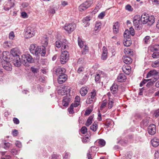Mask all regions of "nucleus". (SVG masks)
I'll use <instances>...</instances> for the list:
<instances>
[{"label": "nucleus", "mask_w": 159, "mask_h": 159, "mask_svg": "<svg viewBox=\"0 0 159 159\" xmlns=\"http://www.w3.org/2000/svg\"><path fill=\"white\" fill-rule=\"evenodd\" d=\"M87 129L85 126L83 127L80 129L81 132L83 134H85L87 132Z\"/></svg>", "instance_id": "nucleus-53"}, {"label": "nucleus", "mask_w": 159, "mask_h": 159, "mask_svg": "<svg viewBox=\"0 0 159 159\" xmlns=\"http://www.w3.org/2000/svg\"><path fill=\"white\" fill-rule=\"evenodd\" d=\"M91 18L90 16H87L84 18L83 20V23L85 25V26H89L90 25V21Z\"/></svg>", "instance_id": "nucleus-27"}, {"label": "nucleus", "mask_w": 159, "mask_h": 159, "mask_svg": "<svg viewBox=\"0 0 159 159\" xmlns=\"http://www.w3.org/2000/svg\"><path fill=\"white\" fill-rule=\"evenodd\" d=\"M88 92V89L85 87L82 88L80 90V93L82 96H85L87 94Z\"/></svg>", "instance_id": "nucleus-31"}, {"label": "nucleus", "mask_w": 159, "mask_h": 159, "mask_svg": "<svg viewBox=\"0 0 159 159\" xmlns=\"http://www.w3.org/2000/svg\"><path fill=\"white\" fill-rule=\"evenodd\" d=\"M78 43L79 46L80 48H82L83 47L84 45L83 41H82L81 39L79 38H78Z\"/></svg>", "instance_id": "nucleus-51"}, {"label": "nucleus", "mask_w": 159, "mask_h": 159, "mask_svg": "<svg viewBox=\"0 0 159 159\" xmlns=\"http://www.w3.org/2000/svg\"><path fill=\"white\" fill-rule=\"evenodd\" d=\"M130 34L129 30H126L124 33V38H129V35Z\"/></svg>", "instance_id": "nucleus-48"}, {"label": "nucleus", "mask_w": 159, "mask_h": 159, "mask_svg": "<svg viewBox=\"0 0 159 159\" xmlns=\"http://www.w3.org/2000/svg\"><path fill=\"white\" fill-rule=\"evenodd\" d=\"M15 37V35L13 31L11 32L9 34V37L10 39H13V38Z\"/></svg>", "instance_id": "nucleus-59"}, {"label": "nucleus", "mask_w": 159, "mask_h": 159, "mask_svg": "<svg viewBox=\"0 0 159 159\" xmlns=\"http://www.w3.org/2000/svg\"><path fill=\"white\" fill-rule=\"evenodd\" d=\"M56 46L58 48L61 47L62 50L67 49L68 48V43L65 39L58 40L55 42Z\"/></svg>", "instance_id": "nucleus-4"}, {"label": "nucleus", "mask_w": 159, "mask_h": 159, "mask_svg": "<svg viewBox=\"0 0 159 159\" xmlns=\"http://www.w3.org/2000/svg\"><path fill=\"white\" fill-rule=\"evenodd\" d=\"M151 143L153 147H156L159 145V139L157 138H154L151 140Z\"/></svg>", "instance_id": "nucleus-21"}, {"label": "nucleus", "mask_w": 159, "mask_h": 159, "mask_svg": "<svg viewBox=\"0 0 159 159\" xmlns=\"http://www.w3.org/2000/svg\"><path fill=\"white\" fill-rule=\"evenodd\" d=\"M70 89V87L69 86H64L58 90V93L59 94L61 95H63L65 94L67 95L69 93Z\"/></svg>", "instance_id": "nucleus-8"}, {"label": "nucleus", "mask_w": 159, "mask_h": 159, "mask_svg": "<svg viewBox=\"0 0 159 159\" xmlns=\"http://www.w3.org/2000/svg\"><path fill=\"white\" fill-rule=\"evenodd\" d=\"M29 49L31 53L35 54H36V52L37 49L36 45L35 44L31 45Z\"/></svg>", "instance_id": "nucleus-28"}, {"label": "nucleus", "mask_w": 159, "mask_h": 159, "mask_svg": "<svg viewBox=\"0 0 159 159\" xmlns=\"http://www.w3.org/2000/svg\"><path fill=\"white\" fill-rule=\"evenodd\" d=\"M35 34V30L31 27L27 28L25 33V36L26 38H29L34 36Z\"/></svg>", "instance_id": "nucleus-10"}, {"label": "nucleus", "mask_w": 159, "mask_h": 159, "mask_svg": "<svg viewBox=\"0 0 159 159\" xmlns=\"http://www.w3.org/2000/svg\"><path fill=\"white\" fill-rule=\"evenodd\" d=\"M31 70L34 73H37L39 71L38 69L34 67H31Z\"/></svg>", "instance_id": "nucleus-57"}, {"label": "nucleus", "mask_w": 159, "mask_h": 159, "mask_svg": "<svg viewBox=\"0 0 159 159\" xmlns=\"http://www.w3.org/2000/svg\"><path fill=\"white\" fill-rule=\"evenodd\" d=\"M46 54V48L44 46H37L36 54L34 55L39 56H44Z\"/></svg>", "instance_id": "nucleus-9"}, {"label": "nucleus", "mask_w": 159, "mask_h": 159, "mask_svg": "<svg viewBox=\"0 0 159 159\" xmlns=\"http://www.w3.org/2000/svg\"><path fill=\"white\" fill-rule=\"evenodd\" d=\"M11 145L9 143L6 141L2 142L1 144V146L5 149H8Z\"/></svg>", "instance_id": "nucleus-30"}, {"label": "nucleus", "mask_w": 159, "mask_h": 159, "mask_svg": "<svg viewBox=\"0 0 159 159\" xmlns=\"http://www.w3.org/2000/svg\"><path fill=\"white\" fill-rule=\"evenodd\" d=\"M70 101V98L69 96L66 95L64 97L62 101V104L64 107H67Z\"/></svg>", "instance_id": "nucleus-17"}, {"label": "nucleus", "mask_w": 159, "mask_h": 159, "mask_svg": "<svg viewBox=\"0 0 159 159\" xmlns=\"http://www.w3.org/2000/svg\"><path fill=\"white\" fill-rule=\"evenodd\" d=\"M95 100L90 97H88L86 101V103L88 104L92 103Z\"/></svg>", "instance_id": "nucleus-49"}, {"label": "nucleus", "mask_w": 159, "mask_h": 159, "mask_svg": "<svg viewBox=\"0 0 159 159\" xmlns=\"http://www.w3.org/2000/svg\"><path fill=\"white\" fill-rule=\"evenodd\" d=\"M105 13L104 11L101 12L98 16V17L99 18L102 19L105 16Z\"/></svg>", "instance_id": "nucleus-58"}, {"label": "nucleus", "mask_w": 159, "mask_h": 159, "mask_svg": "<svg viewBox=\"0 0 159 159\" xmlns=\"http://www.w3.org/2000/svg\"><path fill=\"white\" fill-rule=\"evenodd\" d=\"M107 103V100H104L101 106L100 110H102V109L104 108L106 106Z\"/></svg>", "instance_id": "nucleus-52"}, {"label": "nucleus", "mask_w": 159, "mask_h": 159, "mask_svg": "<svg viewBox=\"0 0 159 159\" xmlns=\"http://www.w3.org/2000/svg\"><path fill=\"white\" fill-rule=\"evenodd\" d=\"M89 51V47L86 45H84V47L82 52V53L83 55H85Z\"/></svg>", "instance_id": "nucleus-44"}, {"label": "nucleus", "mask_w": 159, "mask_h": 159, "mask_svg": "<svg viewBox=\"0 0 159 159\" xmlns=\"http://www.w3.org/2000/svg\"><path fill=\"white\" fill-rule=\"evenodd\" d=\"M10 58L2 61V65L3 68L7 71H11L12 70V66L9 61Z\"/></svg>", "instance_id": "nucleus-7"}, {"label": "nucleus", "mask_w": 159, "mask_h": 159, "mask_svg": "<svg viewBox=\"0 0 159 159\" xmlns=\"http://www.w3.org/2000/svg\"><path fill=\"white\" fill-rule=\"evenodd\" d=\"M101 23L100 22H96L94 28L95 30L97 31H99L101 28Z\"/></svg>", "instance_id": "nucleus-34"}, {"label": "nucleus", "mask_w": 159, "mask_h": 159, "mask_svg": "<svg viewBox=\"0 0 159 159\" xmlns=\"http://www.w3.org/2000/svg\"><path fill=\"white\" fill-rule=\"evenodd\" d=\"M11 153L13 155H16L18 153V151L15 149H12L11 150Z\"/></svg>", "instance_id": "nucleus-61"}, {"label": "nucleus", "mask_w": 159, "mask_h": 159, "mask_svg": "<svg viewBox=\"0 0 159 159\" xmlns=\"http://www.w3.org/2000/svg\"><path fill=\"white\" fill-rule=\"evenodd\" d=\"M132 43V41L130 38H125L124 39L123 44L126 46H129Z\"/></svg>", "instance_id": "nucleus-25"}, {"label": "nucleus", "mask_w": 159, "mask_h": 159, "mask_svg": "<svg viewBox=\"0 0 159 159\" xmlns=\"http://www.w3.org/2000/svg\"><path fill=\"white\" fill-rule=\"evenodd\" d=\"M154 116L157 118L159 116V109H157L155 111L154 114Z\"/></svg>", "instance_id": "nucleus-56"}, {"label": "nucleus", "mask_w": 159, "mask_h": 159, "mask_svg": "<svg viewBox=\"0 0 159 159\" xmlns=\"http://www.w3.org/2000/svg\"><path fill=\"white\" fill-rule=\"evenodd\" d=\"M74 104H72L70 106V107L68 109V111L69 113L73 114L74 112V110L75 108L77 107L74 106Z\"/></svg>", "instance_id": "nucleus-37"}, {"label": "nucleus", "mask_w": 159, "mask_h": 159, "mask_svg": "<svg viewBox=\"0 0 159 159\" xmlns=\"http://www.w3.org/2000/svg\"><path fill=\"white\" fill-rule=\"evenodd\" d=\"M150 50L152 52L159 50V45L156 44L152 45L150 47Z\"/></svg>", "instance_id": "nucleus-36"}, {"label": "nucleus", "mask_w": 159, "mask_h": 159, "mask_svg": "<svg viewBox=\"0 0 159 159\" xmlns=\"http://www.w3.org/2000/svg\"><path fill=\"white\" fill-rule=\"evenodd\" d=\"M152 66L153 67H159V59L152 62Z\"/></svg>", "instance_id": "nucleus-42"}, {"label": "nucleus", "mask_w": 159, "mask_h": 159, "mask_svg": "<svg viewBox=\"0 0 159 159\" xmlns=\"http://www.w3.org/2000/svg\"><path fill=\"white\" fill-rule=\"evenodd\" d=\"M90 129L93 131H95L98 129L97 124L94 122L90 127Z\"/></svg>", "instance_id": "nucleus-40"}, {"label": "nucleus", "mask_w": 159, "mask_h": 159, "mask_svg": "<svg viewBox=\"0 0 159 159\" xmlns=\"http://www.w3.org/2000/svg\"><path fill=\"white\" fill-rule=\"evenodd\" d=\"M11 55L8 51L4 52L2 53L0 52V63H2V61L10 59Z\"/></svg>", "instance_id": "nucleus-12"}, {"label": "nucleus", "mask_w": 159, "mask_h": 159, "mask_svg": "<svg viewBox=\"0 0 159 159\" xmlns=\"http://www.w3.org/2000/svg\"><path fill=\"white\" fill-rule=\"evenodd\" d=\"M111 92L113 94H115L117 92L118 86L116 83H114L110 88Z\"/></svg>", "instance_id": "nucleus-20"}, {"label": "nucleus", "mask_w": 159, "mask_h": 159, "mask_svg": "<svg viewBox=\"0 0 159 159\" xmlns=\"http://www.w3.org/2000/svg\"><path fill=\"white\" fill-rule=\"evenodd\" d=\"M148 131L149 134L151 135H153L156 132V126L155 125H150L148 128Z\"/></svg>", "instance_id": "nucleus-13"}, {"label": "nucleus", "mask_w": 159, "mask_h": 159, "mask_svg": "<svg viewBox=\"0 0 159 159\" xmlns=\"http://www.w3.org/2000/svg\"><path fill=\"white\" fill-rule=\"evenodd\" d=\"M126 79V77L123 74H120L117 78V81L119 82L124 81Z\"/></svg>", "instance_id": "nucleus-24"}, {"label": "nucleus", "mask_w": 159, "mask_h": 159, "mask_svg": "<svg viewBox=\"0 0 159 159\" xmlns=\"http://www.w3.org/2000/svg\"><path fill=\"white\" fill-rule=\"evenodd\" d=\"M98 145L101 147L104 146L106 144L105 141L103 139H100L98 141Z\"/></svg>", "instance_id": "nucleus-41"}, {"label": "nucleus", "mask_w": 159, "mask_h": 159, "mask_svg": "<svg viewBox=\"0 0 159 159\" xmlns=\"http://www.w3.org/2000/svg\"><path fill=\"white\" fill-rule=\"evenodd\" d=\"M124 52L125 54H129L130 55L132 54V52L131 51L130 49L128 48H126L124 50Z\"/></svg>", "instance_id": "nucleus-46"}, {"label": "nucleus", "mask_w": 159, "mask_h": 159, "mask_svg": "<svg viewBox=\"0 0 159 159\" xmlns=\"http://www.w3.org/2000/svg\"><path fill=\"white\" fill-rule=\"evenodd\" d=\"M151 38L149 36H146L143 39L144 43L146 44H148L149 43Z\"/></svg>", "instance_id": "nucleus-47"}, {"label": "nucleus", "mask_w": 159, "mask_h": 159, "mask_svg": "<svg viewBox=\"0 0 159 159\" xmlns=\"http://www.w3.org/2000/svg\"><path fill=\"white\" fill-rule=\"evenodd\" d=\"M75 99V102L73 104H74L75 106L77 107L80 104V98L79 96H76Z\"/></svg>", "instance_id": "nucleus-39"}, {"label": "nucleus", "mask_w": 159, "mask_h": 159, "mask_svg": "<svg viewBox=\"0 0 159 159\" xmlns=\"http://www.w3.org/2000/svg\"><path fill=\"white\" fill-rule=\"evenodd\" d=\"M154 155L155 159H159V151H156Z\"/></svg>", "instance_id": "nucleus-64"}, {"label": "nucleus", "mask_w": 159, "mask_h": 159, "mask_svg": "<svg viewBox=\"0 0 159 159\" xmlns=\"http://www.w3.org/2000/svg\"><path fill=\"white\" fill-rule=\"evenodd\" d=\"M69 59V54L67 51H62L60 57V61L62 64H65Z\"/></svg>", "instance_id": "nucleus-6"}, {"label": "nucleus", "mask_w": 159, "mask_h": 159, "mask_svg": "<svg viewBox=\"0 0 159 159\" xmlns=\"http://www.w3.org/2000/svg\"><path fill=\"white\" fill-rule=\"evenodd\" d=\"M158 74V72L156 70H151L148 73L147 78H148L152 76L156 75Z\"/></svg>", "instance_id": "nucleus-33"}, {"label": "nucleus", "mask_w": 159, "mask_h": 159, "mask_svg": "<svg viewBox=\"0 0 159 159\" xmlns=\"http://www.w3.org/2000/svg\"><path fill=\"white\" fill-rule=\"evenodd\" d=\"M107 49L105 46L102 48V52L101 56V59L102 60H105L107 58Z\"/></svg>", "instance_id": "nucleus-18"}, {"label": "nucleus", "mask_w": 159, "mask_h": 159, "mask_svg": "<svg viewBox=\"0 0 159 159\" xmlns=\"http://www.w3.org/2000/svg\"><path fill=\"white\" fill-rule=\"evenodd\" d=\"M13 44L12 41H5L3 43L2 45L4 48H8L11 47Z\"/></svg>", "instance_id": "nucleus-26"}, {"label": "nucleus", "mask_w": 159, "mask_h": 159, "mask_svg": "<svg viewBox=\"0 0 159 159\" xmlns=\"http://www.w3.org/2000/svg\"><path fill=\"white\" fill-rule=\"evenodd\" d=\"M122 69L123 72L126 75H129L131 72V67L128 65L123 66Z\"/></svg>", "instance_id": "nucleus-19"}, {"label": "nucleus", "mask_w": 159, "mask_h": 159, "mask_svg": "<svg viewBox=\"0 0 159 159\" xmlns=\"http://www.w3.org/2000/svg\"><path fill=\"white\" fill-rule=\"evenodd\" d=\"M110 93H108L107 95L109 97V103H108V107L109 109L111 108L113 105V103L114 101V99L111 98V96H109Z\"/></svg>", "instance_id": "nucleus-29"}, {"label": "nucleus", "mask_w": 159, "mask_h": 159, "mask_svg": "<svg viewBox=\"0 0 159 159\" xmlns=\"http://www.w3.org/2000/svg\"><path fill=\"white\" fill-rule=\"evenodd\" d=\"M134 25L135 29L140 30L141 27V19L139 15H136L134 16L133 19Z\"/></svg>", "instance_id": "nucleus-3"}, {"label": "nucleus", "mask_w": 159, "mask_h": 159, "mask_svg": "<svg viewBox=\"0 0 159 159\" xmlns=\"http://www.w3.org/2000/svg\"><path fill=\"white\" fill-rule=\"evenodd\" d=\"M150 80L149 79H148V80H143L142 82H141V83L140 84V86L141 87H142L143 86V85L146 84L148 81Z\"/></svg>", "instance_id": "nucleus-60"}, {"label": "nucleus", "mask_w": 159, "mask_h": 159, "mask_svg": "<svg viewBox=\"0 0 159 159\" xmlns=\"http://www.w3.org/2000/svg\"><path fill=\"white\" fill-rule=\"evenodd\" d=\"M157 79L156 78H154V80H153L152 81H150L148 82L147 84V86L149 87L151 86H152L153 84V83L157 80Z\"/></svg>", "instance_id": "nucleus-50"}, {"label": "nucleus", "mask_w": 159, "mask_h": 159, "mask_svg": "<svg viewBox=\"0 0 159 159\" xmlns=\"http://www.w3.org/2000/svg\"><path fill=\"white\" fill-rule=\"evenodd\" d=\"M22 61L23 65L25 66H28V63H34V60L30 54H26L22 55Z\"/></svg>", "instance_id": "nucleus-2"}, {"label": "nucleus", "mask_w": 159, "mask_h": 159, "mask_svg": "<svg viewBox=\"0 0 159 159\" xmlns=\"http://www.w3.org/2000/svg\"><path fill=\"white\" fill-rule=\"evenodd\" d=\"M93 3L92 1H87L82 3L79 7L80 11H83L90 7Z\"/></svg>", "instance_id": "nucleus-5"}, {"label": "nucleus", "mask_w": 159, "mask_h": 159, "mask_svg": "<svg viewBox=\"0 0 159 159\" xmlns=\"http://www.w3.org/2000/svg\"><path fill=\"white\" fill-rule=\"evenodd\" d=\"M141 22L145 24H148L149 25H152L155 22L154 16L146 15L145 14H143L141 16Z\"/></svg>", "instance_id": "nucleus-1"}, {"label": "nucleus", "mask_w": 159, "mask_h": 159, "mask_svg": "<svg viewBox=\"0 0 159 159\" xmlns=\"http://www.w3.org/2000/svg\"><path fill=\"white\" fill-rule=\"evenodd\" d=\"M15 144L17 147L19 148H21L22 147V145L20 141H16L15 143Z\"/></svg>", "instance_id": "nucleus-54"}, {"label": "nucleus", "mask_w": 159, "mask_h": 159, "mask_svg": "<svg viewBox=\"0 0 159 159\" xmlns=\"http://www.w3.org/2000/svg\"><path fill=\"white\" fill-rule=\"evenodd\" d=\"M96 96V92L95 90H93L91 93L89 94L88 96L95 100Z\"/></svg>", "instance_id": "nucleus-38"}, {"label": "nucleus", "mask_w": 159, "mask_h": 159, "mask_svg": "<svg viewBox=\"0 0 159 159\" xmlns=\"http://www.w3.org/2000/svg\"><path fill=\"white\" fill-rule=\"evenodd\" d=\"M120 26V24L118 22L114 23L113 25V32L114 34H116L119 32V28Z\"/></svg>", "instance_id": "nucleus-23"}, {"label": "nucleus", "mask_w": 159, "mask_h": 159, "mask_svg": "<svg viewBox=\"0 0 159 159\" xmlns=\"http://www.w3.org/2000/svg\"><path fill=\"white\" fill-rule=\"evenodd\" d=\"M123 60L124 62L126 64H130L132 62V59L128 56H124Z\"/></svg>", "instance_id": "nucleus-32"}, {"label": "nucleus", "mask_w": 159, "mask_h": 159, "mask_svg": "<svg viewBox=\"0 0 159 159\" xmlns=\"http://www.w3.org/2000/svg\"><path fill=\"white\" fill-rule=\"evenodd\" d=\"M93 117V115L89 117L85 123V125L86 126H88L92 124Z\"/></svg>", "instance_id": "nucleus-35"}, {"label": "nucleus", "mask_w": 159, "mask_h": 159, "mask_svg": "<svg viewBox=\"0 0 159 159\" xmlns=\"http://www.w3.org/2000/svg\"><path fill=\"white\" fill-rule=\"evenodd\" d=\"M152 57L153 58H156L159 57V52H154L152 55Z\"/></svg>", "instance_id": "nucleus-55"}, {"label": "nucleus", "mask_w": 159, "mask_h": 159, "mask_svg": "<svg viewBox=\"0 0 159 159\" xmlns=\"http://www.w3.org/2000/svg\"><path fill=\"white\" fill-rule=\"evenodd\" d=\"M10 53L11 55L10 58L11 57V56H13V58L16 57H19V51L17 48H12L11 50V53Z\"/></svg>", "instance_id": "nucleus-14"}, {"label": "nucleus", "mask_w": 159, "mask_h": 159, "mask_svg": "<svg viewBox=\"0 0 159 159\" xmlns=\"http://www.w3.org/2000/svg\"><path fill=\"white\" fill-rule=\"evenodd\" d=\"M92 111V110L90 109H88L85 111L84 115L85 116H88L90 114Z\"/></svg>", "instance_id": "nucleus-63"}, {"label": "nucleus", "mask_w": 159, "mask_h": 159, "mask_svg": "<svg viewBox=\"0 0 159 159\" xmlns=\"http://www.w3.org/2000/svg\"><path fill=\"white\" fill-rule=\"evenodd\" d=\"M10 59L11 60L13 59V63L15 66L18 67L21 65V61L19 57L11 58Z\"/></svg>", "instance_id": "nucleus-15"}, {"label": "nucleus", "mask_w": 159, "mask_h": 159, "mask_svg": "<svg viewBox=\"0 0 159 159\" xmlns=\"http://www.w3.org/2000/svg\"><path fill=\"white\" fill-rule=\"evenodd\" d=\"M67 79V75H59L58 78V82L59 84H62Z\"/></svg>", "instance_id": "nucleus-16"}, {"label": "nucleus", "mask_w": 159, "mask_h": 159, "mask_svg": "<svg viewBox=\"0 0 159 159\" xmlns=\"http://www.w3.org/2000/svg\"><path fill=\"white\" fill-rule=\"evenodd\" d=\"M90 139L89 136H86L83 138L82 141L83 143H86L89 142Z\"/></svg>", "instance_id": "nucleus-45"}, {"label": "nucleus", "mask_w": 159, "mask_h": 159, "mask_svg": "<svg viewBox=\"0 0 159 159\" xmlns=\"http://www.w3.org/2000/svg\"><path fill=\"white\" fill-rule=\"evenodd\" d=\"M125 9L129 12H132L133 11V8L129 4H127L125 6Z\"/></svg>", "instance_id": "nucleus-43"}, {"label": "nucleus", "mask_w": 159, "mask_h": 159, "mask_svg": "<svg viewBox=\"0 0 159 159\" xmlns=\"http://www.w3.org/2000/svg\"><path fill=\"white\" fill-rule=\"evenodd\" d=\"M66 71V69L64 68H57L55 72L57 75H65Z\"/></svg>", "instance_id": "nucleus-22"}, {"label": "nucleus", "mask_w": 159, "mask_h": 159, "mask_svg": "<svg viewBox=\"0 0 159 159\" xmlns=\"http://www.w3.org/2000/svg\"><path fill=\"white\" fill-rule=\"evenodd\" d=\"M51 159H61L59 157V156L55 154H53L52 155Z\"/></svg>", "instance_id": "nucleus-62"}, {"label": "nucleus", "mask_w": 159, "mask_h": 159, "mask_svg": "<svg viewBox=\"0 0 159 159\" xmlns=\"http://www.w3.org/2000/svg\"><path fill=\"white\" fill-rule=\"evenodd\" d=\"M76 27V25L74 23L66 24L64 27V29L68 33H70L74 31Z\"/></svg>", "instance_id": "nucleus-11"}]
</instances>
